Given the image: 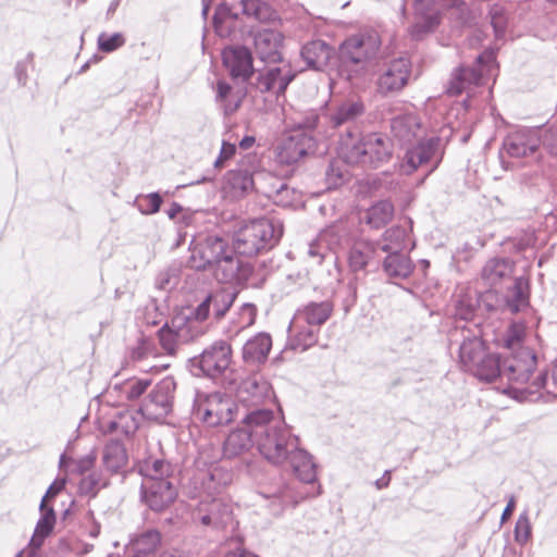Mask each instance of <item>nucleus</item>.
Instances as JSON below:
<instances>
[{
    "label": "nucleus",
    "mask_w": 557,
    "mask_h": 557,
    "mask_svg": "<svg viewBox=\"0 0 557 557\" xmlns=\"http://www.w3.org/2000/svg\"><path fill=\"white\" fill-rule=\"evenodd\" d=\"M255 426L256 446L261 456L274 466L289 468L304 483H312L317 478L312 456L299 446V437L292 433L284 421L275 417L269 408L250 411Z\"/></svg>",
    "instance_id": "nucleus-1"
},
{
    "label": "nucleus",
    "mask_w": 557,
    "mask_h": 557,
    "mask_svg": "<svg viewBox=\"0 0 557 557\" xmlns=\"http://www.w3.org/2000/svg\"><path fill=\"white\" fill-rule=\"evenodd\" d=\"M537 366V356L533 349L527 346H519L510 356L500 358L499 381L506 380L508 385L502 392L512 395L518 400L534 401L543 397L542 388L547 387V373L540 372L530 382L532 373Z\"/></svg>",
    "instance_id": "nucleus-2"
},
{
    "label": "nucleus",
    "mask_w": 557,
    "mask_h": 557,
    "mask_svg": "<svg viewBox=\"0 0 557 557\" xmlns=\"http://www.w3.org/2000/svg\"><path fill=\"white\" fill-rule=\"evenodd\" d=\"M234 252L224 238L208 235L193 249L189 264L196 270L211 269L218 281L233 283L243 278V262Z\"/></svg>",
    "instance_id": "nucleus-3"
},
{
    "label": "nucleus",
    "mask_w": 557,
    "mask_h": 557,
    "mask_svg": "<svg viewBox=\"0 0 557 557\" xmlns=\"http://www.w3.org/2000/svg\"><path fill=\"white\" fill-rule=\"evenodd\" d=\"M459 362L462 369L481 381L493 382L500 373V356L487 351L478 325L460 329Z\"/></svg>",
    "instance_id": "nucleus-4"
},
{
    "label": "nucleus",
    "mask_w": 557,
    "mask_h": 557,
    "mask_svg": "<svg viewBox=\"0 0 557 557\" xmlns=\"http://www.w3.org/2000/svg\"><path fill=\"white\" fill-rule=\"evenodd\" d=\"M393 150V143L386 135L369 133L350 143L343 141L339 156L347 164L377 169L391 161Z\"/></svg>",
    "instance_id": "nucleus-5"
},
{
    "label": "nucleus",
    "mask_w": 557,
    "mask_h": 557,
    "mask_svg": "<svg viewBox=\"0 0 557 557\" xmlns=\"http://www.w3.org/2000/svg\"><path fill=\"white\" fill-rule=\"evenodd\" d=\"M283 235V224L278 219L261 218L240 226L233 236L234 251L253 257L272 249Z\"/></svg>",
    "instance_id": "nucleus-6"
},
{
    "label": "nucleus",
    "mask_w": 557,
    "mask_h": 557,
    "mask_svg": "<svg viewBox=\"0 0 557 557\" xmlns=\"http://www.w3.org/2000/svg\"><path fill=\"white\" fill-rule=\"evenodd\" d=\"M366 113V106L361 100L347 99L336 104L329 114H323L327 128L338 132L339 146L343 141L350 143L360 135L359 123Z\"/></svg>",
    "instance_id": "nucleus-7"
},
{
    "label": "nucleus",
    "mask_w": 557,
    "mask_h": 557,
    "mask_svg": "<svg viewBox=\"0 0 557 557\" xmlns=\"http://www.w3.org/2000/svg\"><path fill=\"white\" fill-rule=\"evenodd\" d=\"M381 47L377 32L369 29L347 37L339 47V55L345 64L351 63L363 67L373 60Z\"/></svg>",
    "instance_id": "nucleus-8"
},
{
    "label": "nucleus",
    "mask_w": 557,
    "mask_h": 557,
    "mask_svg": "<svg viewBox=\"0 0 557 557\" xmlns=\"http://www.w3.org/2000/svg\"><path fill=\"white\" fill-rule=\"evenodd\" d=\"M231 361V345L224 341H219L206 348L199 356L191 358L189 368L195 376L215 379L228 369Z\"/></svg>",
    "instance_id": "nucleus-9"
},
{
    "label": "nucleus",
    "mask_w": 557,
    "mask_h": 557,
    "mask_svg": "<svg viewBox=\"0 0 557 557\" xmlns=\"http://www.w3.org/2000/svg\"><path fill=\"white\" fill-rule=\"evenodd\" d=\"M444 145L438 136H431L420 140L416 146L407 149L401 169L410 174L419 166H426V174L436 170L443 160Z\"/></svg>",
    "instance_id": "nucleus-10"
},
{
    "label": "nucleus",
    "mask_w": 557,
    "mask_h": 557,
    "mask_svg": "<svg viewBox=\"0 0 557 557\" xmlns=\"http://www.w3.org/2000/svg\"><path fill=\"white\" fill-rule=\"evenodd\" d=\"M175 389L173 377L162 379L143 400L138 411L148 420L164 419L172 411Z\"/></svg>",
    "instance_id": "nucleus-11"
},
{
    "label": "nucleus",
    "mask_w": 557,
    "mask_h": 557,
    "mask_svg": "<svg viewBox=\"0 0 557 557\" xmlns=\"http://www.w3.org/2000/svg\"><path fill=\"white\" fill-rule=\"evenodd\" d=\"M541 145V134L539 129L519 128L509 133L503 140L499 158L502 166L509 169V162L505 156L512 159L529 158L537 151Z\"/></svg>",
    "instance_id": "nucleus-12"
},
{
    "label": "nucleus",
    "mask_w": 557,
    "mask_h": 557,
    "mask_svg": "<svg viewBox=\"0 0 557 557\" xmlns=\"http://www.w3.org/2000/svg\"><path fill=\"white\" fill-rule=\"evenodd\" d=\"M194 522L205 527L222 529L233 521V509L224 497L203 496L191 512Z\"/></svg>",
    "instance_id": "nucleus-13"
},
{
    "label": "nucleus",
    "mask_w": 557,
    "mask_h": 557,
    "mask_svg": "<svg viewBox=\"0 0 557 557\" xmlns=\"http://www.w3.org/2000/svg\"><path fill=\"white\" fill-rule=\"evenodd\" d=\"M495 60L494 52L485 51L475 58L472 66L460 65L448 83L447 92L451 96L460 95L471 85H480L483 76L491 72Z\"/></svg>",
    "instance_id": "nucleus-14"
},
{
    "label": "nucleus",
    "mask_w": 557,
    "mask_h": 557,
    "mask_svg": "<svg viewBox=\"0 0 557 557\" xmlns=\"http://www.w3.org/2000/svg\"><path fill=\"white\" fill-rule=\"evenodd\" d=\"M319 138L307 132H293L278 146L276 159L281 164L292 165L318 150Z\"/></svg>",
    "instance_id": "nucleus-15"
},
{
    "label": "nucleus",
    "mask_w": 557,
    "mask_h": 557,
    "mask_svg": "<svg viewBox=\"0 0 557 557\" xmlns=\"http://www.w3.org/2000/svg\"><path fill=\"white\" fill-rule=\"evenodd\" d=\"M296 74L289 64L268 63L256 71L255 88L264 94L280 97L285 94L288 85L294 81Z\"/></svg>",
    "instance_id": "nucleus-16"
},
{
    "label": "nucleus",
    "mask_w": 557,
    "mask_h": 557,
    "mask_svg": "<svg viewBox=\"0 0 557 557\" xmlns=\"http://www.w3.org/2000/svg\"><path fill=\"white\" fill-rule=\"evenodd\" d=\"M234 403L220 394L207 396L198 400L194 413L209 426L228 424L234 419Z\"/></svg>",
    "instance_id": "nucleus-17"
},
{
    "label": "nucleus",
    "mask_w": 557,
    "mask_h": 557,
    "mask_svg": "<svg viewBox=\"0 0 557 557\" xmlns=\"http://www.w3.org/2000/svg\"><path fill=\"white\" fill-rule=\"evenodd\" d=\"M236 296L237 293L233 288L213 290L190 312V318L202 322L212 314L215 320H221L234 304Z\"/></svg>",
    "instance_id": "nucleus-18"
},
{
    "label": "nucleus",
    "mask_w": 557,
    "mask_h": 557,
    "mask_svg": "<svg viewBox=\"0 0 557 557\" xmlns=\"http://www.w3.org/2000/svg\"><path fill=\"white\" fill-rule=\"evenodd\" d=\"M222 61L234 79L247 82L255 73L252 55L245 46H231L222 51Z\"/></svg>",
    "instance_id": "nucleus-19"
},
{
    "label": "nucleus",
    "mask_w": 557,
    "mask_h": 557,
    "mask_svg": "<svg viewBox=\"0 0 557 557\" xmlns=\"http://www.w3.org/2000/svg\"><path fill=\"white\" fill-rule=\"evenodd\" d=\"M177 497L176 487L170 480L144 481L141 498L153 511H162Z\"/></svg>",
    "instance_id": "nucleus-20"
},
{
    "label": "nucleus",
    "mask_w": 557,
    "mask_h": 557,
    "mask_svg": "<svg viewBox=\"0 0 557 557\" xmlns=\"http://www.w3.org/2000/svg\"><path fill=\"white\" fill-rule=\"evenodd\" d=\"M274 397L271 384L260 374L245 379L237 391V399L247 407H257Z\"/></svg>",
    "instance_id": "nucleus-21"
},
{
    "label": "nucleus",
    "mask_w": 557,
    "mask_h": 557,
    "mask_svg": "<svg viewBox=\"0 0 557 557\" xmlns=\"http://www.w3.org/2000/svg\"><path fill=\"white\" fill-rule=\"evenodd\" d=\"M410 76V62L406 58H398L388 63L377 79V90L382 95L400 91L408 83Z\"/></svg>",
    "instance_id": "nucleus-22"
},
{
    "label": "nucleus",
    "mask_w": 557,
    "mask_h": 557,
    "mask_svg": "<svg viewBox=\"0 0 557 557\" xmlns=\"http://www.w3.org/2000/svg\"><path fill=\"white\" fill-rule=\"evenodd\" d=\"M250 418V411L243 419V426L232 431L223 444V457L233 459L248 451L256 445L255 426Z\"/></svg>",
    "instance_id": "nucleus-23"
},
{
    "label": "nucleus",
    "mask_w": 557,
    "mask_h": 557,
    "mask_svg": "<svg viewBox=\"0 0 557 557\" xmlns=\"http://www.w3.org/2000/svg\"><path fill=\"white\" fill-rule=\"evenodd\" d=\"M354 224L348 221H338L319 234V244L325 245L331 251L344 250L350 248L356 240Z\"/></svg>",
    "instance_id": "nucleus-24"
},
{
    "label": "nucleus",
    "mask_w": 557,
    "mask_h": 557,
    "mask_svg": "<svg viewBox=\"0 0 557 557\" xmlns=\"http://www.w3.org/2000/svg\"><path fill=\"white\" fill-rule=\"evenodd\" d=\"M282 42V34L273 29L259 30L253 37L256 54L264 63L274 64L282 62V54L280 52Z\"/></svg>",
    "instance_id": "nucleus-25"
},
{
    "label": "nucleus",
    "mask_w": 557,
    "mask_h": 557,
    "mask_svg": "<svg viewBox=\"0 0 557 557\" xmlns=\"http://www.w3.org/2000/svg\"><path fill=\"white\" fill-rule=\"evenodd\" d=\"M379 244L366 239H356L349 248L348 265L350 271L357 273L366 271L367 267L377 264Z\"/></svg>",
    "instance_id": "nucleus-26"
},
{
    "label": "nucleus",
    "mask_w": 557,
    "mask_h": 557,
    "mask_svg": "<svg viewBox=\"0 0 557 557\" xmlns=\"http://www.w3.org/2000/svg\"><path fill=\"white\" fill-rule=\"evenodd\" d=\"M172 324L175 330L164 324L158 331L159 342L168 355H174L180 343L191 341L198 335V332L191 333L194 326L189 318L182 325H176L175 321H172Z\"/></svg>",
    "instance_id": "nucleus-27"
},
{
    "label": "nucleus",
    "mask_w": 557,
    "mask_h": 557,
    "mask_svg": "<svg viewBox=\"0 0 557 557\" xmlns=\"http://www.w3.org/2000/svg\"><path fill=\"white\" fill-rule=\"evenodd\" d=\"M272 348L270 334L260 332L246 341L242 349V357L248 366H260L268 359Z\"/></svg>",
    "instance_id": "nucleus-28"
},
{
    "label": "nucleus",
    "mask_w": 557,
    "mask_h": 557,
    "mask_svg": "<svg viewBox=\"0 0 557 557\" xmlns=\"http://www.w3.org/2000/svg\"><path fill=\"white\" fill-rule=\"evenodd\" d=\"M436 1L437 0H414V10L421 15L422 20L410 27L409 33L412 39H422L438 25L437 16L432 13V8Z\"/></svg>",
    "instance_id": "nucleus-29"
},
{
    "label": "nucleus",
    "mask_w": 557,
    "mask_h": 557,
    "mask_svg": "<svg viewBox=\"0 0 557 557\" xmlns=\"http://www.w3.org/2000/svg\"><path fill=\"white\" fill-rule=\"evenodd\" d=\"M302 321L292 320L288 327V339L286 347L292 350L305 351L318 342V331L309 324L301 325Z\"/></svg>",
    "instance_id": "nucleus-30"
},
{
    "label": "nucleus",
    "mask_w": 557,
    "mask_h": 557,
    "mask_svg": "<svg viewBox=\"0 0 557 557\" xmlns=\"http://www.w3.org/2000/svg\"><path fill=\"white\" fill-rule=\"evenodd\" d=\"M420 120L412 113L399 114L391 120V132L400 143H410L420 131Z\"/></svg>",
    "instance_id": "nucleus-31"
},
{
    "label": "nucleus",
    "mask_w": 557,
    "mask_h": 557,
    "mask_svg": "<svg viewBox=\"0 0 557 557\" xmlns=\"http://www.w3.org/2000/svg\"><path fill=\"white\" fill-rule=\"evenodd\" d=\"M333 311L332 302L324 300L321 302H310L302 309H299L295 317L296 321H302L310 326H320L331 317Z\"/></svg>",
    "instance_id": "nucleus-32"
},
{
    "label": "nucleus",
    "mask_w": 557,
    "mask_h": 557,
    "mask_svg": "<svg viewBox=\"0 0 557 557\" xmlns=\"http://www.w3.org/2000/svg\"><path fill=\"white\" fill-rule=\"evenodd\" d=\"M102 463L111 474L119 473L127 463V453L120 441H110L103 448Z\"/></svg>",
    "instance_id": "nucleus-33"
},
{
    "label": "nucleus",
    "mask_w": 557,
    "mask_h": 557,
    "mask_svg": "<svg viewBox=\"0 0 557 557\" xmlns=\"http://www.w3.org/2000/svg\"><path fill=\"white\" fill-rule=\"evenodd\" d=\"M331 48L323 40H312L301 48V57L308 66L321 70L330 59Z\"/></svg>",
    "instance_id": "nucleus-34"
},
{
    "label": "nucleus",
    "mask_w": 557,
    "mask_h": 557,
    "mask_svg": "<svg viewBox=\"0 0 557 557\" xmlns=\"http://www.w3.org/2000/svg\"><path fill=\"white\" fill-rule=\"evenodd\" d=\"M383 270L391 278L405 280L411 275L413 263L407 255L401 252L387 253Z\"/></svg>",
    "instance_id": "nucleus-35"
},
{
    "label": "nucleus",
    "mask_w": 557,
    "mask_h": 557,
    "mask_svg": "<svg viewBox=\"0 0 557 557\" xmlns=\"http://www.w3.org/2000/svg\"><path fill=\"white\" fill-rule=\"evenodd\" d=\"M513 263L507 258L490 259L482 269V278L486 284L493 286L503 278L511 275Z\"/></svg>",
    "instance_id": "nucleus-36"
},
{
    "label": "nucleus",
    "mask_w": 557,
    "mask_h": 557,
    "mask_svg": "<svg viewBox=\"0 0 557 557\" xmlns=\"http://www.w3.org/2000/svg\"><path fill=\"white\" fill-rule=\"evenodd\" d=\"M174 470L175 468L171 462L152 457L147 458L139 468L145 481L170 480Z\"/></svg>",
    "instance_id": "nucleus-37"
},
{
    "label": "nucleus",
    "mask_w": 557,
    "mask_h": 557,
    "mask_svg": "<svg viewBox=\"0 0 557 557\" xmlns=\"http://www.w3.org/2000/svg\"><path fill=\"white\" fill-rule=\"evenodd\" d=\"M529 283L520 276L515 280L513 286L508 290L505 298V307L511 313L519 312L529 304Z\"/></svg>",
    "instance_id": "nucleus-38"
},
{
    "label": "nucleus",
    "mask_w": 557,
    "mask_h": 557,
    "mask_svg": "<svg viewBox=\"0 0 557 557\" xmlns=\"http://www.w3.org/2000/svg\"><path fill=\"white\" fill-rule=\"evenodd\" d=\"M394 215V206L388 200H381L370 207L363 218L371 228H382L387 225Z\"/></svg>",
    "instance_id": "nucleus-39"
},
{
    "label": "nucleus",
    "mask_w": 557,
    "mask_h": 557,
    "mask_svg": "<svg viewBox=\"0 0 557 557\" xmlns=\"http://www.w3.org/2000/svg\"><path fill=\"white\" fill-rule=\"evenodd\" d=\"M268 197L273 203L284 208L296 207L301 203V193L283 182H277V186L273 185L268 193Z\"/></svg>",
    "instance_id": "nucleus-40"
},
{
    "label": "nucleus",
    "mask_w": 557,
    "mask_h": 557,
    "mask_svg": "<svg viewBox=\"0 0 557 557\" xmlns=\"http://www.w3.org/2000/svg\"><path fill=\"white\" fill-rule=\"evenodd\" d=\"M40 518L36 523L34 531V542L38 545L39 541H45L48 537L55 524L54 509L49 506L45 499H41L39 505Z\"/></svg>",
    "instance_id": "nucleus-41"
},
{
    "label": "nucleus",
    "mask_w": 557,
    "mask_h": 557,
    "mask_svg": "<svg viewBox=\"0 0 557 557\" xmlns=\"http://www.w3.org/2000/svg\"><path fill=\"white\" fill-rule=\"evenodd\" d=\"M322 124L324 123L323 114H319L315 110H309L304 114L299 115V117L295 121V129L294 132H307L313 134L315 132L318 135L322 137L330 136L329 128L322 129Z\"/></svg>",
    "instance_id": "nucleus-42"
},
{
    "label": "nucleus",
    "mask_w": 557,
    "mask_h": 557,
    "mask_svg": "<svg viewBox=\"0 0 557 557\" xmlns=\"http://www.w3.org/2000/svg\"><path fill=\"white\" fill-rule=\"evenodd\" d=\"M407 237L406 228L393 226L384 232L379 249L386 253L401 252L406 248Z\"/></svg>",
    "instance_id": "nucleus-43"
},
{
    "label": "nucleus",
    "mask_w": 557,
    "mask_h": 557,
    "mask_svg": "<svg viewBox=\"0 0 557 557\" xmlns=\"http://www.w3.org/2000/svg\"><path fill=\"white\" fill-rule=\"evenodd\" d=\"M109 485V478L100 471H91L84 475L78 484L82 495L95 497L101 488Z\"/></svg>",
    "instance_id": "nucleus-44"
},
{
    "label": "nucleus",
    "mask_w": 557,
    "mask_h": 557,
    "mask_svg": "<svg viewBox=\"0 0 557 557\" xmlns=\"http://www.w3.org/2000/svg\"><path fill=\"white\" fill-rule=\"evenodd\" d=\"M226 181L233 190L239 193H247L253 187L252 171L244 168L231 170Z\"/></svg>",
    "instance_id": "nucleus-45"
},
{
    "label": "nucleus",
    "mask_w": 557,
    "mask_h": 557,
    "mask_svg": "<svg viewBox=\"0 0 557 557\" xmlns=\"http://www.w3.org/2000/svg\"><path fill=\"white\" fill-rule=\"evenodd\" d=\"M238 8L243 15L263 22L270 18V7L260 0H239Z\"/></svg>",
    "instance_id": "nucleus-46"
},
{
    "label": "nucleus",
    "mask_w": 557,
    "mask_h": 557,
    "mask_svg": "<svg viewBox=\"0 0 557 557\" xmlns=\"http://www.w3.org/2000/svg\"><path fill=\"white\" fill-rule=\"evenodd\" d=\"M161 543V534L154 529L147 530L133 541L134 549L137 554H149L153 552Z\"/></svg>",
    "instance_id": "nucleus-47"
},
{
    "label": "nucleus",
    "mask_w": 557,
    "mask_h": 557,
    "mask_svg": "<svg viewBox=\"0 0 557 557\" xmlns=\"http://www.w3.org/2000/svg\"><path fill=\"white\" fill-rule=\"evenodd\" d=\"M138 423L131 412L120 413L114 420L108 423V430L110 432H120L126 436H129L136 432Z\"/></svg>",
    "instance_id": "nucleus-48"
},
{
    "label": "nucleus",
    "mask_w": 557,
    "mask_h": 557,
    "mask_svg": "<svg viewBox=\"0 0 557 557\" xmlns=\"http://www.w3.org/2000/svg\"><path fill=\"white\" fill-rule=\"evenodd\" d=\"M257 315V309L252 304H244L240 307L239 311V321L238 326H236L234 330L230 329V336H237L240 332L245 331L246 329L250 327L255 321Z\"/></svg>",
    "instance_id": "nucleus-49"
},
{
    "label": "nucleus",
    "mask_w": 557,
    "mask_h": 557,
    "mask_svg": "<svg viewBox=\"0 0 557 557\" xmlns=\"http://www.w3.org/2000/svg\"><path fill=\"white\" fill-rule=\"evenodd\" d=\"M532 533V527L531 521L529 518V513L527 510L521 512L517 519L516 525H515V540L519 544L523 545L525 544Z\"/></svg>",
    "instance_id": "nucleus-50"
},
{
    "label": "nucleus",
    "mask_w": 557,
    "mask_h": 557,
    "mask_svg": "<svg viewBox=\"0 0 557 557\" xmlns=\"http://www.w3.org/2000/svg\"><path fill=\"white\" fill-rule=\"evenodd\" d=\"M162 197L158 193H151L137 199L138 210L143 214H153L160 210Z\"/></svg>",
    "instance_id": "nucleus-51"
},
{
    "label": "nucleus",
    "mask_w": 557,
    "mask_h": 557,
    "mask_svg": "<svg viewBox=\"0 0 557 557\" xmlns=\"http://www.w3.org/2000/svg\"><path fill=\"white\" fill-rule=\"evenodd\" d=\"M150 383L147 379L127 381L123 385V393L128 400H136L146 392Z\"/></svg>",
    "instance_id": "nucleus-52"
},
{
    "label": "nucleus",
    "mask_w": 557,
    "mask_h": 557,
    "mask_svg": "<svg viewBox=\"0 0 557 557\" xmlns=\"http://www.w3.org/2000/svg\"><path fill=\"white\" fill-rule=\"evenodd\" d=\"M125 44V38L121 33L111 35L100 34L98 37V47L103 52H113Z\"/></svg>",
    "instance_id": "nucleus-53"
},
{
    "label": "nucleus",
    "mask_w": 557,
    "mask_h": 557,
    "mask_svg": "<svg viewBox=\"0 0 557 557\" xmlns=\"http://www.w3.org/2000/svg\"><path fill=\"white\" fill-rule=\"evenodd\" d=\"M265 497L277 498L282 505V507L286 506H296L299 499L302 496H298L294 493L293 487L289 485H284L271 494H267Z\"/></svg>",
    "instance_id": "nucleus-54"
},
{
    "label": "nucleus",
    "mask_w": 557,
    "mask_h": 557,
    "mask_svg": "<svg viewBox=\"0 0 557 557\" xmlns=\"http://www.w3.org/2000/svg\"><path fill=\"white\" fill-rule=\"evenodd\" d=\"M327 188H337L344 182V172L338 162H331L325 171Z\"/></svg>",
    "instance_id": "nucleus-55"
},
{
    "label": "nucleus",
    "mask_w": 557,
    "mask_h": 557,
    "mask_svg": "<svg viewBox=\"0 0 557 557\" xmlns=\"http://www.w3.org/2000/svg\"><path fill=\"white\" fill-rule=\"evenodd\" d=\"M456 315L461 320H469L473 317L475 311V305L473 300L467 296L461 295L456 301Z\"/></svg>",
    "instance_id": "nucleus-56"
},
{
    "label": "nucleus",
    "mask_w": 557,
    "mask_h": 557,
    "mask_svg": "<svg viewBox=\"0 0 557 557\" xmlns=\"http://www.w3.org/2000/svg\"><path fill=\"white\" fill-rule=\"evenodd\" d=\"M95 462H96V454L91 451V453L81 457L76 461L75 470L79 474L84 475L85 473L89 472L94 468Z\"/></svg>",
    "instance_id": "nucleus-57"
},
{
    "label": "nucleus",
    "mask_w": 557,
    "mask_h": 557,
    "mask_svg": "<svg viewBox=\"0 0 557 557\" xmlns=\"http://www.w3.org/2000/svg\"><path fill=\"white\" fill-rule=\"evenodd\" d=\"M236 152V146L234 144L223 141L222 147L219 153V157L215 159L213 165L215 169H219L222 166L224 161L228 160L231 157H233Z\"/></svg>",
    "instance_id": "nucleus-58"
},
{
    "label": "nucleus",
    "mask_w": 557,
    "mask_h": 557,
    "mask_svg": "<svg viewBox=\"0 0 557 557\" xmlns=\"http://www.w3.org/2000/svg\"><path fill=\"white\" fill-rule=\"evenodd\" d=\"M326 250H329L327 247L325 245H320L318 237L314 242L310 243L308 255L312 258H315L318 263H321L325 257Z\"/></svg>",
    "instance_id": "nucleus-59"
},
{
    "label": "nucleus",
    "mask_w": 557,
    "mask_h": 557,
    "mask_svg": "<svg viewBox=\"0 0 557 557\" xmlns=\"http://www.w3.org/2000/svg\"><path fill=\"white\" fill-rule=\"evenodd\" d=\"M347 296L343 300V307L346 312H348L357 301V285L355 282L350 281L347 284Z\"/></svg>",
    "instance_id": "nucleus-60"
},
{
    "label": "nucleus",
    "mask_w": 557,
    "mask_h": 557,
    "mask_svg": "<svg viewBox=\"0 0 557 557\" xmlns=\"http://www.w3.org/2000/svg\"><path fill=\"white\" fill-rule=\"evenodd\" d=\"M520 334L517 330L511 329L508 331L507 335L504 338V346L508 349L515 351L520 345Z\"/></svg>",
    "instance_id": "nucleus-61"
},
{
    "label": "nucleus",
    "mask_w": 557,
    "mask_h": 557,
    "mask_svg": "<svg viewBox=\"0 0 557 557\" xmlns=\"http://www.w3.org/2000/svg\"><path fill=\"white\" fill-rule=\"evenodd\" d=\"M65 486V480L54 481L47 490L46 494L41 499H45L48 504V500L54 497L59 492H61Z\"/></svg>",
    "instance_id": "nucleus-62"
},
{
    "label": "nucleus",
    "mask_w": 557,
    "mask_h": 557,
    "mask_svg": "<svg viewBox=\"0 0 557 557\" xmlns=\"http://www.w3.org/2000/svg\"><path fill=\"white\" fill-rule=\"evenodd\" d=\"M15 76L21 86H25L27 83V66L24 62H18L15 66Z\"/></svg>",
    "instance_id": "nucleus-63"
},
{
    "label": "nucleus",
    "mask_w": 557,
    "mask_h": 557,
    "mask_svg": "<svg viewBox=\"0 0 557 557\" xmlns=\"http://www.w3.org/2000/svg\"><path fill=\"white\" fill-rule=\"evenodd\" d=\"M45 541H39L38 545L34 542V536H32L27 549L23 550L25 557H38L39 550Z\"/></svg>",
    "instance_id": "nucleus-64"
}]
</instances>
